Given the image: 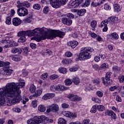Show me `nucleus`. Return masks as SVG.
Segmentation results:
<instances>
[{
  "label": "nucleus",
  "instance_id": "nucleus-1",
  "mask_svg": "<svg viewBox=\"0 0 124 124\" xmlns=\"http://www.w3.org/2000/svg\"><path fill=\"white\" fill-rule=\"evenodd\" d=\"M39 32H42V29L41 28H36L32 31H26V35L28 36H33V35H37L36 37H34L31 38L32 40H35L37 42H40L41 40H44L46 38L49 39H53L56 37H58L62 38L64 36V32L61 31L59 30H50L49 31V34L46 35H39Z\"/></svg>",
  "mask_w": 124,
  "mask_h": 124
},
{
  "label": "nucleus",
  "instance_id": "nucleus-2",
  "mask_svg": "<svg viewBox=\"0 0 124 124\" xmlns=\"http://www.w3.org/2000/svg\"><path fill=\"white\" fill-rule=\"evenodd\" d=\"M13 83V85L11 88V92L7 94L9 96H13V99L11 100V105H14L16 103H19L22 100V96L21 95V90L20 88H23L26 85L24 82L15 83L14 82L9 83V84Z\"/></svg>",
  "mask_w": 124,
  "mask_h": 124
},
{
  "label": "nucleus",
  "instance_id": "nucleus-3",
  "mask_svg": "<svg viewBox=\"0 0 124 124\" xmlns=\"http://www.w3.org/2000/svg\"><path fill=\"white\" fill-rule=\"evenodd\" d=\"M13 85H14V83H8L5 87L2 88V89L0 88V97L5 96V97H8V98H10V100L9 101V103L10 105H11V101L12 99H13V96H9L7 94H9L10 93H11V88H12V86H13Z\"/></svg>",
  "mask_w": 124,
  "mask_h": 124
},
{
  "label": "nucleus",
  "instance_id": "nucleus-4",
  "mask_svg": "<svg viewBox=\"0 0 124 124\" xmlns=\"http://www.w3.org/2000/svg\"><path fill=\"white\" fill-rule=\"evenodd\" d=\"M93 52V49L90 47H84L82 48L81 52L79 55L78 60L79 61H84L91 59V53Z\"/></svg>",
  "mask_w": 124,
  "mask_h": 124
},
{
  "label": "nucleus",
  "instance_id": "nucleus-5",
  "mask_svg": "<svg viewBox=\"0 0 124 124\" xmlns=\"http://www.w3.org/2000/svg\"><path fill=\"white\" fill-rule=\"evenodd\" d=\"M49 119L44 116H34L27 121L28 124H39L48 122Z\"/></svg>",
  "mask_w": 124,
  "mask_h": 124
},
{
  "label": "nucleus",
  "instance_id": "nucleus-6",
  "mask_svg": "<svg viewBox=\"0 0 124 124\" xmlns=\"http://www.w3.org/2000/svg\"><path fill=\"white\" fill-rule=\"evenodd\" d=\"M111 75H112V72H108L106 73L105 76V81L104 78H102V80L103 81V83L105 86H108V85H111V80H110V78H111Z\"/></svg>",
  "mask_w": 124,
  "mask_h": 124
},
{
  "label": "nucleus",
  "instance_id": "nucleus-7",
  "mask_svg": "<svg viewBox=\"0 0 124 124\" xmlns=\"http://www.w3.org/2000/svg\"><path fill=\"white\" fill-rule=\"evenodd\" d=\"M17 14L19 15V16L22 17L27 16V15L29 14V13L28 12V10H27L26 8L22 7L17 9Z\"/></svg>",
  "mask_w": 124,
  "mask_h": 124
},
{
  "label": "nucleus",
  "instance_id": "nucleus-8",
  "mask_svg": "<svg viewBox=\"0 0 124 124\" xmlns=\"http://www.w3.org/2000/svg\"><path fill=\"white\" fill-rule=\"evenodd\" d=\"M62 115H63V116H65V117H68L71 119H74L77 117L76 114L72 113L71 112L68 111H63L62 112Z\"/></svg>",
  "mask_w": 124,
  "mask_h": 124
},
{
  "label": "nucleus",
  "instance_id": "nucleus-9",
  "mask_svg": "<svg viewBox=\"0 0 124 124\" xmlns=\"http://www.w3.org/2000/svg\"><path fill=\"white\" fill-rule=\"evenodd\" d=\"M50 2L51 6L54 8H59L61 7V3L60 0H50Z\"/></svg>",
  "mask_w": 124,
  "mask_h": 124
},
{
  "label": "nucleus",
  "instance_id": "nucleus-10",
  "mask_svg": "<svg viewBox=\"0 0 124 124\" xmlns=\"http://www.w3.org/2000/svg\"><path fill=\"white\" fill-rule=\"evenodd\" d=\"M81 1L76 0L75 1L71 0L70 2V8H76L78 7L81 4Z\"/></svg>",
  "mask_w": 124,
  "mask_h": 124
},
{
  "label": "nucleus",
  "instance_id": "nucleus-11",
  "mask_svg": "<svg viewBox=\"0 0 124 124\" xmlns=\"http://www.w3.org/2000/svg\"><path fill=\"white\" fill-rule=\"evenodd\" d=\"M62 21L64 25H66L67 26H70L72 24V20L67 17L62 18Z\"/></svg>",
  "mask_w": 124,
  "mask_h": 124
},
{
  "label": "nucleus",
  "instance_id": "nucleus-12",
  "mask_svg": "<svg viewBox=\"0 0 124 124\" xmlns=\"http://www.w3.org/2000/svg\"><path fill=\"white\" fill-rule=\"evenodd\" d=\"M55 96V94L53 93H47L45 94L42 98L44 100H47V99H50V98H53Z\"/></svg>",
  "mask_w": 124,
  "mask_h": 124
},
{
  "label": "nucleus",
  "instance_id": "nucleus-13",
  "mask_svg": "<svg viewBox=\"0 0 124 124\" xmlns=\"http://www.w3.org/2000/svg\"><path fill=\"white\" fill-rule=\"evenodd\" d=\"M14 26H19L20 24H22V20L18 17H15L12 20Z\"/></svg>",
  "mask_w": 124,
  "mask_h": 124
},
{
  "label": "nucleus",
  "instance_id": "nucleus-14",
  "mask_svg": "<svg viewBox=\"0 0 124 124\" xmlns=\"http://www.w3.org/2000/svg\"><path fill=\"white\" fill-rule=\"evenodd\" d=\"M78 42L76 41H71L67 43L68 46L69 47H71V48H73V49H74L75 47L78 46Z\"/></svg>",
  "mask_w": 124,
  "mask_h": 124
},
{
  "label": "nucleus",
  "instance_id": "nucleus-15",
  "mask_svg": "<svg viewBox=\"0 0 124 124\" xmlns=\"http://www.w3.org/2000/svg\"><path fill=\"white\" fill-rule=\"evenodd\" d=\"M72 62H73V61H72L71 59H63L62 61V64H63L64 65L70 64V63H72Z\"/></svg>",
  "mask_w": 124,
  "mask_h": 124
},
{
  "label": "nucleus",
  "instance_id": "nucleus-16",
  "mask_svg": "<svg viewBox=\"0 0 124 124\" xmlns=\"http://www.w3.org/2000/svg\"><path fill=\"white\" fill-rule=\"evenodd\" d=\"M42 92H43V90L42 89V88H40L38 90H37L35 92L34 94L32 95L33 97H37V96L41 95Z\"/></svg>",
  "mask_w": 124,
  "mask_h": 124
},
{
  "label": "nucleus",
  "instance_id": "nucleus-17",
  "mask_svg": "<svg viewBox=\"0 0 124 124\" xmlns=\"http://www.w3.org/2000/svg\"><path fill=\"white\" fill-rule=\"evenodd\" d=\"M32 20V15L29 14L27 18L23 20L24 23H31Z\"/></svg>",
  "mask_w": 124,
  "mask_h": 124
},
{
  "label": "nucleus",
  "instance_id": "nucleus-18",
  "mask_svg": "<svg viewBox=\"0 0 124 124\" xmlns=\"http://www.w3.org/2000/svg\"><path fill=\"white\" fill-rule=\"evenodd\" d=\"M50 109L51 112H53L54 113L58 112L59 111V106L58 105H52L50 106Z\"/></svg>",
  "mask_w": 124,
  "mask_h": 124
},
{
  "label": "nucleus",
  "instance_id": "nucleus-19",
  "mask_svg": "<svg viewBox=\"0 0 124 124\" xmlns=\"http://www.w3.org/2000/svg\"><path fill=\"white\" fill-rule=\"evenodd\" d=\"M12 53H13V54H18V55H21V53H22V49H18L15 47L12 49Z\"/></svg>",
  "mask_w": 124,
  "mask_h": 124
},
{
  "label": "nucleus",
  "instance_id": "nucleus-20",
  "mask_svg": "<svg viewBox=\"0 0 124 124\" xmlns=\"http://www.w3.org/2000/svg\"><path fill=\"white\" fill-rule=\"evenodd\" d=\"M56 90L58 92H60V91H66V90H67V88H66V87H64V86L63 85H58L56 86Z\"/></svg>",
  "mask_w": 124,
  "mask_h": 124
},
{
  "label": "nucleus",
  "instance_id": "nucleus-21",
  "mask_svg": "<svg viewBox=\"0 0 124 124\" xmlns=\"http://www.w3.org/2000/svg\"><path fill=\"white\" fill-rule=\"evenodd\" d=\"M12 72H13V70L12 69H6L4 71L3 73V75L5 76H10L11 74H12Z\"/></svg>",
  "mask_w": 124,
  "mask_h": 124
},
{
  "label": "nucleus",
  "instance_id": "nucleus-22",
  "mask_svg": "<svg viewBox=\"0 0 124 124\" xmlns=\"http://www.w3.org/2000/svg\"><path fill=\"white\" fill-rule=\"evenodd\" d=\"M111 22V18H108V19H106L102 21L101 24V27H106L108 25V23Z\"/></svg>",
  "mask_w": 124,
  "mask_h": 124
},
{
  "label": "nucleus",
  "instance_id": "nucleus-23",
  "mask_svg": "<svg viewBox=\"0 0 124 124\" xmlns=\"http://www.w3.org/2000/svg\"><path fill=\"white\" fill-rule=\"evenodd\" d=\"M100 58L102 61H104V60H105V57H103V55L102 54H100L99 55V56H96L94 58V61L96 62H98L99 61H100Z\"/></svg>",
  "mask_w": 124,
  "mask_h": 124
},
{
  "label": "nucleus",
  "instance_id": "nucleus-24",
  "mask_svg": "<svg viewBox=\"0 0 124 124\" xmlns=\"http://www.w3.org/2000/svg\"><path fill=\"white\" fill-rule=\"evenodd\" d=\"M9 39V37H6L4 39H3L1 41V43L2 44V46H3V47H5V45L7 44Z\"/></svg>",
  "mask_w": 124,
  "mask_h": 124
},
{
  "label": "nucleus",
  "instance_id": "nucleus-25",
  "mask_svg": "<svg viewBox=\"0 0 124 124\" xmlns=\"http://www.w3.org/2000/svg\"><path fill=\"white\" fill-rule=\"evenodd\" d=\"M121 6L119 4H115L114 5V9L115 12H120L121 11Z\"/></svg>",
  "mask_w": 124,
  "mask_h": 124
},
{
  "label": "nucleus",
  "instance_id": "nucleus-26",
  "mask_svg": "<svg viewBox=\"0 0 124 124\" xmlns=\"http://www.w3.org/2000/svg\"><path fill=\"white\" fill-rule=\"evenodd\" d=\"M17 36H27V32L26 31H20L17 33Z\"/></svg>",
  "mask_w": 124,
  "mask_h": 124
},
{
  "label": "nucleus",
  "instance_id": "nucleus-27",
  "mask_svg": "<svg viewBox=\"0 0 124 124\" xmlns=\"http://www.w3.org/2000/svg\"><path fill=\"white\" fill-rule=\"evenodd\" d=\"M85 13H86V9H82L78 11V14L79 16H83Z\"/></svg>",
  "mask_w": 124,
  "mask_h": 124
},
{
  "label": "nucleus",
  "instance_id": "nucleus-28",
  "mask_svg": "<svg viewBox=\"0 0 124 124\" xmlns=\"http://www.w3.org/2000/svg\"><path fill=\"white\" fill-rule=\"evenodd\" d=\"M13 41L8 40L7 44L5 45V48H9L10 47H13Z\"/></svg>",
  "mask_w": 124,
  "mask_h": 124
},
{
  "label": "nucleus",
  "instance_id": "nucleus-29",
  "mask_svg": "<svg viewBox=\"0 0 124 124\" xmlns=\"http://www.w3.org/2000/svg\"><path fill=\"white\" fill-rule=\"evenodd\" d=\"M38 110L40 112H45V111H46V107L44 105H40L38 107Z\"/></svg>",
  "mask_w": 124,
  "mask_h": 124
},
{
  "label": "nucleus",
  "instance_id": "nucleus-30",
  "mask_svg": "<svg viewBox=\"0 0 124 124\" xmlns=\"http://www.w3.org/2000/svg\"><path fill=\"white\" fill-rule=\"evenodd\" d=\"M112 70L114 72H120V71H121V67L118 66H114L112 67Z\"/></svg>",
  "mask_w": 124,
  "mask_h": 124
},
{
  "label": "nucleus",
  "instance_id": "nucleus-31",
  "mask_svg": "<svg viewBox=\"0 0 124 124\" xmlns=\"http://www.w3.org/2000/svg\"><path fill=\"white\" fill-rule=\"evenodd\" d=\"M73 83H74V84L75 85H78V84L80 83V79L78 77L74 78L73 79Z\"/></svg>",
  "mask_w": 124,
  "mask_h": 124
},
{
  "label": "nucleus",
  "instance_id": "nucleus-32",
  "mask_svg": "<svg viewBox=\"0 0 124 124\" xmlns=\"http://www.w3.org/2000/svg\"><path fill=\"white\" fill-rule=\"evenodd\" d=\"M21 49V53H23L24 56H27L29 54V51L28 50V48L25 47Z\"/></svg>",
  "mask_w": 124,
  "mask_h": 124
},
{
  "label": "nucleus",
  "instance_id": "nucleus-33",
  "mask_svg": "<svg viewBox=\"0 0 124 124\" xmlns=\"http://www.w3.org/2000/svg\"><path fill=\"white\" fill-rule=\"evenodd\" d=\"M109 115L111 116L112 119H113L114 120H116V119H117V115L115 113H114V111L112 110L110 111L109 112Z\"/></svg>",
  "mask_w": 124,
  "mask_h": 124
},
{
  "label": "nucleus",
  "instance_id": "nucleus-34",
  "mask_svg": "<svg viewBox=\"0 0 124 124\" xmlns=\"http://www.w3.org/2000/svg\"><path fill=\"white\" fill-rule=\"evenodd\" d=\"M96 109H97V106L96 105L93 106L90 110L91 113L95 114V113H96Z\"/></svg>",
  "mask_w": 124,
  "mask_h": 124
},
{
  "label": "nucleus",
  "instance_id": "nucleus-35",
  "mask_svg": "<svg viewBox=\"0 0 124 124\" xmlns=\"http://www.w3.org/2000/svg\"><path fill=\"white\" fill-rule=\"evenodd\" d=\"M58 70H59V72L60 73H62L63 74H64L65 73H66V72L67 71L66 68H63V67L60 68L58 69Z\"/></svg>",
  "mask_w": 124,
  "mask_h": 124
},
{
  "label": "nucleus",
  "instance_id": "nucleus-36",
  "mask_svg": "<svg viewBox=\"0 0 124 124\" xmlns=\"http://www.w3.org/2000/svg\"><path fill=\"white\" fill-rule=\"evenodd\" d=\"M64 82L66 86H70L73 81L70 79H67L65 80Z\"/></svg>",
  "mask_w": 124,
  "mask_h": 124
},
{
  "label": "nucleus",
  "instance_id": "nucleus-37",
  "mask_svg": "<svg viewBox=\"0 0 124 124\" xmlns=\"http://www.w3.org/2000/svg\"><path fill=\"white\" fill-rule=\"evenodd\" d=\"M36 90V88L35 87V86L33 85H31L30 88V91L31 93H33L35 92Z\"/></svg>",
  "mask_w": 124,
  "mask_h": 124
},
{
  "label": "nucleus",
  "instance_id": "nucleus-38",
  "mask_svg": "<svg viewBox=\"0 0 124 124\" xmlns=\"http://www.w3.org/2000/svg\"><path fill=\"white\" fill-rule=\"evenodd\" d=\"M110 36L114 39H118L119 38V35H118L116 32L112 33Z\"/></svg>",
  "mask_w": 124,
  "mask_h": 124
},
{
  "label": "nucleus",
  "instance_id": "nucleus-39",
  "mask_svg": "<svg viewBox=\"0 0 124 124\" xmlns=\"http://www.w3.org/2000/svg\"><path fill=\"white\" fill-rule=\"evenodd\" d=\"M10 65V62H3V66L2 67H4L5 68H9Z\"/></svg>",
  "mask_w": 124,
  "mask_h": 124
},
{
  "label": "nucleus",
  "instance_id": "nucleus-40",
  "mask_svg": "<svg viewBox=\"0 0 124 124\" xmlns=\"http://www.w3.org/2000/svg\"><path fill=\"white\" fill-rule=\"evenodd\" d=\"M5 96L0 97V104L1 106H2L4 105V104L5 103V99H4Z\"/></svg>",
  "mask_w": 124,
  "mask_h": 124
},
{
  "label": "nucleus",
  "instance_id": "nucleus-41",
  "mask_svg": "<svg viewBox=\"0 0 124 124\" xmlns=\"http://www.w3.org/2000/svg\"><path fill=\"white\" fill-rule=\"evenodd\" d=\"M58 124H66V121L63 118H60L58 120Z\"/></svg>",
  "mask_w": 124,
  "mask_h": 124
},
{
  "label": "nucleus",
  "instance_id": "nucleus-42",
  "mask_svg": "<svg viewBox=\"0 0 124 124\" xmlns=\"http://www.w3.org/2000/svg\"><path fill=\"white\" fill-rule=\"evenodd\" d=\"M5 23L7 25H11V17L8 16L6 18Z\"/></svg>",
  "mask_w": 124,
  "mask_h": 124
},
{
  "label": "nucleus",
  "instance_id": "nucleus-43",
  "mask_svg": "<svg viewBox=\"0 0 124 124\" xmlns=\"http://www.w3.org/2000/svg\"><path fill=\"white\" fill-rule=\"evenodd\" d=\"M97 109L100 112L104 111V107L101 105H99L97 106Z\"/></svg>",
  "mask_w": 124,
  "mask_h": 124
},
{
  "label": "nucleus",
  "instance_id": "nucleus-44",
  "mask_svg": "<svg viewBox=\"0 0 124 124\" xmlns=\"http://www.w3.org/2000/svg\"><path fill=\"white\" fill-rule=\"evenodd\" d=\"M96 24H97V23L96 22V21L95 20L92 21L91 24V26L92 28H93V29H95L96 27Z\"/></svg>",
  "mask_w": 124,
  "mask_h": 124
},
{
  "label": "nucleus",
  "instance_id": "nucleus-45",
  "mask_svg": "<svg viewBox=\"0 0 124 124\" xmlns=\"http://www.w3.org/2000/svg\"><path fill=\"white\" fill-rule=\"evenodd\" d=\"M41 7L40 6V5L38 4H35L33 5V9H36L37 10H39Z\"/></svg>",
  "mask_w": 124,
  "mask_h": 124
},
{
  "label": "nucleus",
  "instance_id": "nucleus-46",
  "mask_svg": "<svg viewBox=\"0 0 124 124\" xmlns=\"http://www.w3.org/2000/svg\"><path fill=\"white\" fill-rule=\"evenodd\" d=\"M47 77H48V74L44 73L41 76V79H42L43 80H46V79H47Z\"/></svg>",
  "mask_w": 124,
  "mask_h": 124
},
{
  "label": "nucleus",
  "instance_id": "nucleus-47",
  "mask_svg": "<svg viewBox=\"0 0 124 124\" xmlns=\"http://www.w3.org/2000/svg\"><path fill=\"white\" fill-rule=\"evenodd\" d=\"M100 4H101L98 2H92L91 3V5L93 6V7H96L97 6H99Z\"/></svg>",
  "mask_w": 124,
  "mask_h": 124
},
{
  "label": "nucleus",
  "instance_id": "nucleus-48",
  "mask_svg": "<svg viewBox=\"0 0 124 124\" xmlns=\"http://www.w3.org/2000/svg\"><path fill=\"white\" fill-rule=\"evenodd\" d=\"M27 38L25 36L20 37V38L18 39L19 42H21L22 43H24L25 41H26Z\"/></svg>",
  "mask_w": 124,
  "mask_h": 124
},
{
  "label": "nucleus",
  "instance_id": "nucleus-49",
  "mask_svg": "<svg viewBox=\"0 0 124 124\" xmlns=\"http://www.w3.org/2000/svg\"><path fill=\"white\" fill-rule=\"evenodd\" d=\"M73 99L74 101H80L82 98L77 95H75Z\"/></svg>",
  "mask_w": 124,
  "mask_h": 124
},
{
  "label": "nucleus",
  "instance_id": "nucleus-50",
  "mask_svg": "<svg viewBox=\"0 0 124 124\" xmlns=\"http://www.w3.org/2000/svg\"><path fill=\"white\" fill-rule=\"evenodd\" d=\"M104 8L105 10H110L111 7H110V5L108 3H106L105 4Z\"/></svg>",
  "mask_w": 124,
  "mask_h": 124
},
{
  "label": "nucleus",
  "instance_id": "nucleus-51",
  "mask_svg": "<svg viewBox=\"0 0 124 124\" xmlns=\"http://www.w3.org/2000/svg\"><path fill=\"white\" fill-rule=\"evenodd\" d=\"M50 90L51 92H56L57 91V86L51 85Z\"/></svg>",
  "mask_w": 124,
  "mask_h": 124
},
{
  "label": "nucleus",
  "instance_id": "nucleus-52",
  "mask_svg": "<svg viewBox=\"0 0 124 124\" xmlns=\"http://www.w3.org/2000/svg\"><path fill=\"white\" fill-rule=\"evenodd\" d=\"M59 77V76L57 75H52L50 77V78L51 80H55V79H58Z\"/></svg>",
  "mask_w": 124,
  "mask_h": 124
},
{
  "label": "nucleus",
  "instance_id": "nucleus-53",
  "mask_svg": "<svg viewBox=\"0 0 124 124\" xmlns=\"http://www.w3.org/2000/svg\"><path fill=\"white\" fill-rule=\"evenodd\" d=\"M43 12L45 14H48V12H49V7H45Z\"/></svg>",
  "mask_w": 124,
  "mask_h": 124
},
{
  "label": "nucleus",
  "instance_id": "nucleus-54",
  "mask_svg": "<svg viewBox=\"0 0 124 124\" xmlns=\"http://www.w3.org/2000/svg\"><path fill=\"white\" fill-rule=\"evenodd\" d=\"M96 94L98 97H102L103 96V93L101 91H97Z\"/></svg>",
  "mask_w": 124,
  "mask_h": 124
},
{
  "label": "nucleus",
  "instance_id": "nucleus-55",
  "mask_svg": "<svg viewBox=\"0 0 124 124\" xmlns=\"http://www.w3.org/2000/svg\"><path fill=\"white\" fill-rule=\"evenodd\" d=\"M65 16L68 17V18H70V19H73L75 17L74 15H73L71 13H69V14L66 15Z\"/></svg>",
  "mask_w": 124,
  "mask_h": 124
},
{
  "label": "nucleus",
  "instance_id": "nucleus-56",
  "mask_svg": "<svg viewBox=\"0 0 124 124\" xmlns=\"http://www.w3.org/2000/svg\"><path fill=\"white\" fill-rule=\"evenodd\" d=\"M23 76L25 77L27 76L29 74V72L26 71V70L23 69L22 70Z\"/></svg>",
  "mask_w": 124,
  "mask_h": 124
},
{
  "label": "nucleus",
  "instance_id": "nucleus-57",
  "mask_svg": "<svg viewBox=\"0 0 124 124\" xmlns=\"http://www.w3.org/2000/svg\"><path fill=\"white\" fill-rule=\"evenodd\" d=\"M101 67L103 69H105V68H107V67H108V63H104L103 64L101 65Z\"/></svg>",
  "mask_w": 124,
  "mask_h": 124
},
{
  "label": "nucleus",
  "instance_id": "nucleus-58",
  "mask_svg": "<svg viewBox=\"0 0 124 124\" xmlns=\"http://www.w3.org/2000/svg\"><path fill=\"white\" fill-rule=\"evenodd\" d=\"M14 60L15 62H20V61H21V56H18L14 57Z\"/></svg>",
  "mask_w": 124,
  "mask_h": 124
},
{
  "label": "nucleus",
  "instance_id": "nucleus-59",
  "mask_svg": "<svg viewBox=\"0 0 124 124\" xmlns=\"http://www.w3.org/2000/svg\"><path fill=\"white\" fill-rule=\"evenodd\" d=\"M70 71H71V72H75V71H77L78 70V68L77 67H73L72 68H70L69 69Z\"/></svg>",
  "mask_w": 124,
  "mask_h": 124
},
{
  "label": "nucleus",
  "instance_id": "nucleus-60",
  "mask_svg": "<svg viewBox=\"0 0 124 124\" xmlns=\"http://www.w3.org/2000/svg\"><path fill=\"white\" fill-rule=\"evenodd\" d=\"M45 53L47 54V55H48V56H51L52 55V54H53V53L52 52V51H51V50H49V49H46L45 51Z\"/></svg>",
  "mask_w": 124,
  "mask_h": 124
},
{
  "label": "nucleus",
  "instance_id": "nucleus-61",
  "mask_svg": "<svg viewBox=\"0 0 124 124\" xmlns=\"http://www.w3.org/2000/svg\"><path fill=\"white\" fill-rule=\"evenodd\" d=\"M36 100H34L32 102V106L33 108H35L37 106V102Z\"/></svg>",
  "mask_w": 124,
  "mask_h": 124
},
{
  "label": "nucleus",
  "instance_id": "nucleus-62",
  "mask_svg": "<svg viewBox=\"0 0 124 124\" xmlns=\"http://www.w3.org/2000/svg\"><path fill=\"white\" fill-rule=\"evenodd\" d=\"M67 0H59V2L61 3V5H62V4H66V2H67Z\"/></svg>",
  "mask_w": 124,
  "mask_h": 124
},
{
  "label": "nucleus",
  "instance_id": "nucleus-63",
  "mask_svg": "<svg viewBox=\"0 0 124 124\" xmlns=\"http://www.w3.org/2000/svg\"><path fill=\"white\" fill-rule=\"evenodd\" d=\"M65 56H66V57H68V58H70L72 56V53L69 51H68L65 53Z\"/></svg>",
  "mask_w": 124,
  "mask_h": 124
},
{
  "label": "nucleus",
  "instance_id": "nucleus-64",
  "mask_svg": "<svg viewBox=\"0 0 124 124\" xmlns=\"http://www.w3.org/2000/svg\"><path fill=\"white\" fill-rule=\"evenodd\" d=\"M30 46L31 49H35L36 48V44L31 43Z\"/></svg>",
  "mask_w": 124,
  "mask_h": 124
}]
</instances>
